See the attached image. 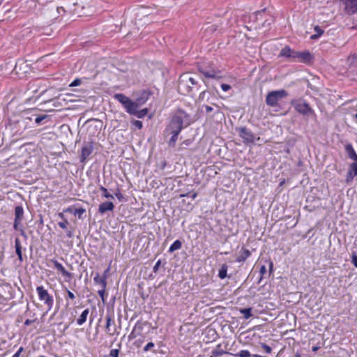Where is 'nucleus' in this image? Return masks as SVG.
<instances>
[{
	"instance_id": "f257e3e1",
	"label": "nucleus",
	"mask_w": 357,
	"mask_h": 357,
	"mask_svg": "<svg viewBox=\"0 0 357 357\" xmlns=\"http://www.w3.org/2000/svg\"><path fill=\"white\" fill-rule=\"evenodd\" d=\"M197 85V81L192 76L191 73H185L179 77L178 91L182 95L190 94Z\"/></svg>"
},
{
	"instance_id": "f03ea898",
	"label": "nucleus",
	"mask_w": 357,
	"mask_h": 357,
	"mask_svg": "<svg viewBox=\"0 0 357 357\" xmlns=\"http://www.w3.org/2000/svg\"><path fill=\"white\" fill-rule=\"evenodd\" d=\"M288 93L284 89H280L277 91H272L266 95V104L271 107H276L278 101L287 98Z\"/></svg>"
},
{
	"instance_id": "7ed1b4c3",
	"label": "nucleus",
	"mask_w": 357,
	"mask_h": 357,
	"mask_svg": "<svg viewBox=\"0 0 357 357\" xmlns=\"http://www.w3.org/2000/svg\"><path fill=\"white\" fill-rule=\"evenodd\" d=\"M292 106L300 114L305 116L315 115L314 110L310 107L308 103L303 100H294L291 102Z\"/></svg>"
},
{
	"instance_id": "20e7f679",
	"label": "nucleus",
	"mask_w": 357,
	"mask_h": 357,
	"mask_svg": "<svg viewBox=\"0 0 357 357\" xmlns=\"http://www.w3.org/2000/svg\"><path fill=\"white\" fill-rule=\"evenodd\" d=\"M36 291L38 294L39 299L44 303L47 307V310H50L52 308L54 304L53 296H51L48 291L44 289L43 286H38L36 287Z\"/></svg>"
},
{
	"instance_id": "39448f33",
	"label": "nucleus",
	"mask_w": 357,
	"mask_h": 357,
	"mask_svg": "<svg viewBox=\"0 0 357 357\" xmlns=\"http://www.w3.org/2000/svg\"><path fill=\"white\" fill-rule=\"evenodd\" d=\"M236 130L245 144L253 143L255 142V137L254 134L246 127L236 128Z\"/></svg>"
},
{
	"instance_id": "423d86ee",
	"label": "nucleus",
	"mask_w": 357,
	"mask_h": 357,
	"mask_svg": "<svg viewBox=\"0 0 357 357\" xmlns=\"http://www.w3.org/2000/svg\"><path fill=\"white\" fill-rule=\"evenodd\" d=\"M24 208L22 206H16L15 207V219L13 222V229L17 230L19 226H21L24 220Z\"/></svg>"
},
{
	"instance_id": "0eeeda50",
	"label": "nucleus",
	"mask_w": 357,
	"mask_h": 357,
	"mask_svg": "<svg viewBox=\"0 0 357 357\" xmlns=\"http://www.w3.org/2000/svg\"><path fill=\"white\" fill-rule=\"evenodd\" d=\"M295 54V61L303 62V63H310L313 59V56L308 50H305L304 52H298L296 51Z\"/></svg>"
},
{
	"instance_id": "6e6552de",
	"label": "nucleus",
	"mask_w": 357,
	"mask_h": 357,
	"mask_svg": "<svg viewBox=\"0 0 357 357\" xmlns=\"http://www.w3.org/2000/svg\"><path fill=\"white\" fill-rule=\"evenodd\" d=\"M198 70H199V72L202 73L206 77H208V78L218 79V78L221 77V75H220L221 72L219 70L208 69L205 67L199 66L198 68Z\"/></svg>"
},
{
	"instance_id": "1a4fd4ad",
	"label": "nucleus",
	"mask_w": 357,
	"mask_h": 357,
	"mask_svg": "<svg viewBox=\"0 0 357 357\" xmlns=\"http://www.w3.org/2000/svg\"><path fill=\"white\" fill-rule=\"evenodd\" d=\"M184 127V124L182 123L181 119L177 117H172V121L169 125V129L170 132L180 133Z\"/></svg>"
},
{
	"instance_id": "9d476101",
	"label": "nucleus",
	"mask_w": 357,
	"mask_h": 357,
	"mask_svg": "<svg viewBox=\"0 0 357 357\" xmlns=\"http://www.w3.org/2000/svg\"><path fill=\"white\" fill-rule=\"evenodd\" d=\"M39 88L40 83L38 80L29 82L26 91V96L29 97V99L33 98L34 95L39 91Z\"/></svg>"
},
{
	"instance_id": "9b49d317",
	"label": "nucleus",
	"mask_w": 357,
	"mask_h": 357,
	"mask_svg": "<svg viewBox=\"0 0 357 357\" xmlns=\"http://www.w3.org/2000/svg\"><path fill=\"white\" fill-rule=\"evenodd\" d=\"M151 95V92L149 89L142 90L138 93L135 102L140 107L149 100Z\"/></svg>"
},
{
	"instance_id": "f8f14e48",
	"label": "nucleus",
	"mask_w": 357,
	"mask_h": 357,
	"mask_svg": "<svg viewBox=\"0 0 357 357\" xmlns=\"http://www.w3.org/2000/svg\"><path fill=\"white\" fill-rule=\"evenodd\" d=\"M344 10L348 15L357 13V0H344Z\"/></svg>"
},
{
	"instance_id": "ddd939ff",
	"label": "nucleus",
	"mask_w": 357,
	"mask_h": 357,
	"mask_svg": "<svg viewBox=\"0 0 357 357\" xmlns=\"http://www.w3.org/2000/svg\"><path fill=\"white\" fill-rule=\"evenodd\" d=\"M356 176H357V162H354L349 166L348 172L345 178L346 183H351Z\"/></svg>"
},
{
	"instance_id": "4468645a",
	"label": "nucleus",
	"mask_w": 357,
	"mask_h": 357,
	"mask_svg": "<svg viewBox=\"0 0 357 357\" xmlns=\"http://www.w3.org/2000/svg\"><path fill=\"white\" fill-rule=\"evenodd\" d=\"M109 271V268H107L102 276L100 275L99 273H96L93 281L95 284H100L101 287L106 288L107 287V274Z\"/></svg>"
},
{
	"instance_id": "2eb2a0df",
	"label": "nucleus",
	"mask_w": 357,
	"mask_h": 357,
	"mask_svg": "<svg viewBox=\"0 0 357 357\" xmlns=\"http://www.w3.org/2000/svg\"><path fill=\"white\" fill-rule=\"evenodd\" d=\"M93 150V145L91 143H88L85 144L82 148V153L80 155V162H84L87 158L91 154L92 151Z\"/></svg>"
},
{
	"instance_id": "dca6fc26",
	"label": "nucleus",
	"mask_w": 357,
	"mask_h": 357,
	"mask_svg": "<svg viewBox=\"0 0 357 357\" xmlns=\"http://www.w3.org/2000/svg\"><path fill=\"white\" fill-rule=\"evenodd\" d=\"M173 117L180 118L182 121V123L185 124V126H188L191 123L190 115L182 109H178Z\"/></svg>"
},
{
	"instance_id": "f3484780",
	"label": "nucleus",
	"mask_w": 357,
	"mask_h": 357,
	"mask_svg": "<svg viewBox=\"0 0 357 357\" xmlns=\"http://www.w3.org/2000/svg\"><path fill=\"white\" fill-rule=\"evenodd\" d=\"M114 205L112 202H104L98 206V213L101 215L105 214L108 211H113Z\"/></svg>"
},
{
	"instance_id": "a211bd4d",
	"label": "nucleus",
	"mask_w": 357,
	"mask_h": 357,
	"mask_svg": "<svg viewBox=\"0 0 357 357\" xmlns=\"http://www.w3.org/2000/svg\"><path fill=\"white\" fill-rule=\"evenodd\" d=\"M294 53H296V51L291 50L289 46H285L281 50L279 56L289 58L291 61H295V54Z\"/></svg>"
},
{
	"instance_id": "6ab92c4d",
	"label": "nucleus",
	"mask_w": 357,
	"mask_h": 357,
	"mask_svg": "<svg viewBox=\"0 0 357 357\" xmlns=\"http://www.w3.org/2000/svg\"><path fill=\"white\" fill-rule=\"evenodd\" d=\"M52 262L54 264V267L56 268V270L58 271H60L63 276L70 279L72 278V274L70 272L67 271L66 268L63 267V266L57 260L52 259Z\"/></svg>"
},
{
	"instance_id": "aec40b11",
	"label": "nucleus",
	"mask_w": 357,
	"mask_h": 357,
	"mask_svg": "<svg viewBox=\"0 0 357 357\" xmlns=\"http://www.w3.org/2000/svg\"><path fill=\"white\" fill-rule=\"evenodd\" d=\"M250 255V250L243 247L239 252V255L236 259V261L238 263L244 262Z\"/></svg>"
},
{
	"instance_id": "412c9836",
	"label": "nucleus",
	"mask_w": 357,
	"mask_h": 357,
	"mask_svg": "<svg viewBox=\"0 0 357 357\" xmlns=\"http://www.w3.org/2000/svg\"><path fill=\"white\" fill-rule=\"evenodd\" d=\"M139 107V106L135 101H132L130 100L128 102V105H126L125 109L128 114L135 116Z\"/></svg>"
},
{
	"instance_id": "4be33fe9",
	"label": "nucleus",
	"mask_w": 357,
	"mask_h": 357,
	"mask_svg": "<svg viewBox=\"0 0 357 357\" xmlns=\"http://www.w3.org/2000/svg\"><path fill=\"white\" fill-rule=\"evenodd\" d=\"M345 151L350 159L353 160L354 162H357V154L351 144H348L345 146Z\"/></svg>"
},
{
	"instance_id": "5701e85b",
	"label": "nucleus",
	"mask_w": 357,
	"mask_h": 357,
	"mask_svg": "<svg viewBox=\"0 0 357 357\" xmlns=\"http://www.w3.org/2000/svg\"><path fill=\"white\" fill-rule=\"evenodd\" d=\"M50 116L47 114H42V115H36V118L34 119L35 122L38 125L44 124L45 123H47L50 121Z\"/></svg>"
},
{
	"instance_id": "b1692460",
	"label": "nucleus",
	"mask_w": 357,
	"mask_h": 357,
	"mask_svg": "<svg viewBox=\"0 0 357 357\" xmlns=\"http://www.w3.org/2000/svg\"><path fill=\"white\" fill-rule=\"evenodd\" d=\"M114 98L118 100L119 102H121L124 108L126 107V105H128V102L130 100V99L126 96L123 93H116L114 96Z\"/></svg>"
},
{
	"instance_id": "393cba45",
	"label": "nucleus",
	"mask_w": 357,
	"mask_h": 357,
	"mask_svg": "<svg viewBox=\"0 0 357 357\" xmlns=\"http://www.w3.org/2000/svg\"><path fill=\"white\" fill-rule=\"evenodd\" d=\"M89 308L84 310L82 312L81 315L79 316V317L77 320V324L79 326H82V324H84L86 322L87 317L89 315Z\"/></svg>"
},
{
	"instance_id": "a878e982",
	"label": "nucleus",
	"mask_w": 357,
	"mask_h": 357,
	"mask_svg": "<svg viewBox=\"0 0 357 357\" xmlns=\"http://www.w3.org/2000/svg\"><path fill=\"white\" fill-rule=\"evenodd\" d=\"M67 211L73 213L75 216H78L79 219L82 218V215L86 212V210L82 207L75 208L74 210L72 208H69Z\"/></svg>"
},
{
	"instance_id": "bb28decb",
	"label": "nucleus",
	"mask_w": 357,
	"mask_h": 357,
	"mask_svg": "<svg viewBox=\"0 0 357 357\" xmlns=\"http://www.w3.org/2000/svg\"><path fill=\"white\" fill-rule=\"evenodd\" d=\"M220 347H221V344H218L216 347V349L212 351L211 357H219V356H222L225 354H227V352L221 349Z\"/></svg>"
},
{
	"instance_id": "cd10ccee",
	"label": "nucleus",
	"mask_w": 357,
	"mask_h": 357,
	"mask_svg": "<svg viewBox=\"0 0 357 357\" xmlns=\"http://www.w3.org/2000/svg\"><path fill=\"white\" fill-rule=\"evenodd\" d=\"M182 243L179 240L175 241L169 247V252H173L175 250H179L181 248Z\"/></svg>"
},
{
	"instance_id": "c85d7f7f",
	"label": "nucleus",
	"mask_w": 357,
	"mask_h": 357,
	"mask_svg": "<svg viewBox=\"0 0 357 357\" xmlns=\"http://www.w3.org/2000/svg\"><path fill=\"white\" fill-rule=\"evenodd\" d=\"M228 266L226 264H224L221 266L220 269L219 270L218 277L220 279H224L227 277Z\"/></svg>"
},
{
	"instance_id": "c756f323",
	"label": "nucleus",
	"mask_w": 357,
	"mask_h": 357,
	"mask_svg": "<svg viewBox=\"0 0 357 357\" xmlns=\"http://www.w3.org/2000/svg\"><path fill=\"white\" fill-rule=\"evenodd\" d=\"M239 312L241 314L244 315V318L246 319L250 318L252 316L251 307L241 308L239 310Z\"/></svg>"
},
{
	"instance_id": "7c9ffc66",
	"label": "nucleus",
	"mask_w": 357,
	"mask_h": 357,
	"mask_svg": "<svg viewBox=\"0 0 357 357\" xmlns=\"http://www.w3.org/2000/svg\"><path fill=\"white\" fill-rule=\"evenodd\" d=\"M255 354H251L248 350H241L234 354L236 357H255Z\"/></svg>"
},
{
	"instance_id": "2f4dec72",
	"label": "nucleus",
	"mask_w": 357,
	"mask_h": 357,
	"mask_svg": "<svg viewBox=\"0 0 357 357\" xmlns=\"http://www.w3.org/2000/svg\"><path fill=\"white\" fill-rule=\"evenodd\" d=\"M314 31H316V33L310 36L312 40L317 39L324 33V30H322L319 26H316L314 27Z\"/></svg>"
},
{
	"instance_id": "473e14b6",
	"label": "nucleus",
	"mask_w": 357,
	"mask_h": 357,
	"mask_svg": "<svg viewBox=\"0 0 357 357\" xmlns=\"http://www.w3.org/2000/svg\"><path fill=\"white\" fill-rule=\"evenodd\" d=\"M171 134L172 135L169 141L168 142V144L171 147H174L176 146V142L178 139V135H179V133L171 132Z\"/></svg>"
},
{
	"instance_id": "72a5a7b5",
	"label": "nucleus",
	"mask_w": 357,
	"mask_h": 357,
	"mask_svg": "<svg viewBox=\"0 0 357 357\" xmlns=\"http://www.w3.org/2000/svg\"><path fill=\"white\" fill-rule=\"evenodd\" d=\"M148 111L149 110L147 108L142 109L140 111L137 110V112L135 113V116L139 119H142L147 114Z\"/></svg>"
},
{
	"instance_id": "f704fd0d",
	"label": "nucleus",
	"mask_w": 357,
	"mask_h": 357,
	"mask_svg": "<svg viewBox=\"0 0 357 357\" xmlns=\"http://www.w3.org/2000/svg\"><path fill=\"white\" fill-rule=\"evenodd\" d=\"M100 190L103 192L102 197L108 199H114L113 195L109 193L106 188L100 186Z\"/></svg>"
},
{
	"instance_id": "c9c22d12",
	"label": "nucleus",
	"mask_w": 357,
	"mask_h": 357,
	"mask_svg": "<svg viewBox=\"0 0 357 357\" xmlns=\"http://www.w3.org/2000/svg\"><path fill=\"white\" fill-rule=\"evenodd\" d=\"M22 66H24L25 68H27L28 67V65L26 64V62H24V61L22 60H19L16 64H15V70L18 73V71H17V69L19 68L20 70H21L22 68Z\"/></svg>"
},
{
	"instance_id": "e433bc0d",
	"label": "nucleus",
	"mask_w": 357,
	"mask_h": 357,
	"mask_svg": "<svg viewBox=\"0 0 357 357\" xmlns=\"http://www.w3.org/2000/svg\"><path fill=\"white\" fill-rule=\"evenodd\" d=\"M207 95H208V92L205 89L202 92L200 93V94L199 96V98H198V100L199 101H204L206 99V100H208L209 98H208V96Z\"/></svg>"
},
{
	"instance_id": "4c0bfd02",
	"label": "nucleus",
	"mask_w": 357,
	"mask_h": 357,
	"mask_svg": "<svg viewBox=\"0 0 357 357\" xmlns=\"http://www.w3.org/2000/svg\"><path fill=\"white\" fill-rule=\"evenodd\" d=\"M112 318L111 316L109 314L106 315V330L107 331V333H109V335H113V333H109V326L111 325Z\"/></svg>"
},
{
	"instance_id": "58836bf2",
	"label": "nucleus",
	"mask_w": 357,
	"mask_h": 357,
	"mask_svg": "<svg viewBox=\"0 0 357 357\" xmlns=\"http://www.w3.org/2000/svg\"><path fill=\"white\" fill-rule=\"evenodd\" d=\"M260 346L267 354H270L272 351L271 347L265 343H261Z\"/></svg>"
},
{
	"instance_id": "ea45409f",
	"label": "nucleus",
	"mask_w": 357,
	"mask_h": 357,
	"mask_svg": "<svg viewBox=\"0 0 357 357\" xmlns=\"http://www.w3.org/2000/svg\"><path fill=\"white\" fill-rule=\"evenodd\" d=\"M17 231H19L20 232V234L23 236V238L26 240L28 236L26 234V232L24 231V229L22 226V225H21V226H19V229H17Z\"/></svg>"
},
{
	"instance_id": "a19ab883",
	"label": "nucleus",
	"mask_w": 357,
	"mask_h": 357,
	"mask_svg": "<svg viewBox=\"0 0 357 357\" xmlns=\"http://www.w3.org/2000/svg\"><path fill=\"white\" fill-rule=\"evenodd\" d=\"M69 225V222L67 220H63L62 222H59L58 225L62 229H66L67 226Z\"/></svg>"
},
{
	"instance_id": "79ce46f5",
	"label": "nucleus",
	"mask_w": 357,
	"mask_h": 357,
	"mask_svg": "<svg viewBox=\"0 0 357 357\" xmlns=\"http://www.w3.org/2000/svg\"><path fill=\"white\" fill-rule=\"evenodd\" d=\"M197 196V192H192L191 194V192H188L187 194H182L180 195L181 197H190L192 199H195Z\"/></svg>"
},
{
	"instance_id": "37998d69",
	"label": "nucleus",
	"mask_w": 357,
	"mask_h": 357,
	"mask_svg": "<svg viewBox=\"0 0 357 357\" xmlns=\"http://www.w3.org/2000/svg\"><path fill=\"white\" fill-rule=\"evenodd\" d=\"M106 288L101 287V289H100L98 293L100 297L102 298V302H105V293Z\"/></svg>"
},
{
	"instance_id": "c03bdc74",
	"label": "nucleus",
	"mask_w": 357,
	"mask_h": 357,
	"mask_svg": "<svg viewBox=\"0 0 357 357\" xmlns=\"http://www.w3.org/2000/svg\"><path fill=\"white\" fill-rule=\"evenodd\" d=\"M132 124L138 129H142L143 126L142 122L139 120L133 121Z\"/></svg>"
},
{
	"instance_id": "a18cd8bd",
	"label": "nucleus",
	"mask_w": 357,
	"mask_h": 357,
	"mask_svg": "<svg viewBox=\"0 0 357 357\" xmlns=\"http://www.w3.org/2000/svg\"><path fill=\"white\" fill-rule=\"evenodd\" d=\"M16 254L18 257V259L20 262L23 261V257H22V249H15Z\"/></svg>"
},
{
	"instance_id": "49530a36",
	"label": "nucleus",
	"mask_w": 357,
	"mask_h": 357,
	"mask_svg": "<svg viewBox=\"0 0 357 357\" xmlns=\"http://www.w3.org/2000/svg\"><path fill=\"white\" fill-rule=\"evenodd\" d=\"M15 249H20V248L22 249V247L21 245V241L19 239V238H16L15 240Z\"/></svg>"
},
{
	"instance_id": "de8ad7c7",
	"label": "nucleus",
	"mask_w": 357,
	"mask_h": 357,
	"mask_svg": "<svg viewBox=\"0 0 357 357\" xmlns=\"http://www.w3.org/2000/svg\"><path fill=\"white\" fill-rule=\"evenodd\" d=\"M119 349H112L110 351L109 356L111 357H114V356H116L117 355H119Z\"/></svg>"
},
{
	"instance_id": "09e8293b",
	"label": "nucleus",
	"mask_w": 357,
	"mask_h": 357,
	"mask_svg": "<svg viewBox=\"0 0 357 357\" xmlns=\"http://www.w3.org/2000/svg\"><path fill=\"white\" fill-rule=\"evenodd\" d=\"M154 347V344L153 342H149L144 347V351H148L149 350H150L151 348H153Z\"/></svg>"
},
{
	"instance_id": "8fccbe9b",
	"label": "nucleus",
	"mask_w": 357,
	"mask_h": 357,
	"mask_svg": "<svg viewBox=\"0 0 357 357\" xmlns=\"http://www.w3.org/2000/svg\"><path fill=\"white\" fill-rule=\"evenodd\" d=\"M81 84L80 79H75L71 84L69 85L70 86H77Z\"/></svg>"
},
{
	"instance_id": "3c124183",
	"label": "nucleus",
	"mask_w": 357,
	"mask_h": 357,
	"mask_svg": "<svg viewBox=\"0 0 357 357\" xmlns=\"http://www.w3.org/2000/svg\"><path fill=\"white\" fill-rule=\"evenodd\" d=\"M221 89L224 91H229L231 89V86L229 84H221Z\"/></svg>"
},
{
	"instance_id": "603ef678",
	"label": "nucleus",
	"mask_w": 357,
	"mask_h": 357,
	"mask_svg": "<svg viewBox=\"0 0 357 357\" xmlns=\"http://www.w3.org/2000/svg\"><path fill=\"white\" fill-rule=\"evenodd\" d=\"M160 264H161V261H160V260H158V261L155 263V266H153V272H154V273H157V272H158V269H159V267H160Z\"/></svg>"
},
{
	"instance_id": "864d4df0",
	"label": "nucleus",
	"mask_w": 357,
	"mask_h": 357,
	"mask_svg": "<svg viewBox=\"0 0 357 357\" xmlns=\"http://www.w3.org/2000/svg\"><path fill=\"white\" fill-rule=\"evenodd\" d=\"M351 262L357 268V255H353L351 257Z\"/></svg>"
},
{
	"instance_id": "5fc2aeb1",
	"label": "nucleus",
	"mask_w": 357,
	"mask_h": 357,
	"mask_svg": "<svg viewBox=\"0 0 357 357\" xmlns=\"http://www.w3.org/2000/svg\"><path fill=\"white\" fill-rule=\"evenodd\" d=\"M24 349L21 347L18 351L13 356V357H19L20 354L23 351Z\"/></svg>"
},
{
	"instance_id": "6e6d98bb",
	"label": "nucleus",
	"mask_w": 357,
	"mask_h": 357,
	"mask_svg": "<svg viewBox=\"0 0 357 357\" xmlns=\"http://www.w3.org/2000/svg\"><path fill=\"white\" fill-rule=\"evenodd\" d=\"M66 291H67V293H68V296L69 298L73 300L75 299V296L74 295V294L73 292H71L70 291H69L68 289H66Z\"/></svg>"
},
{
	"instance_id": "4d7b16f0",
	"label": "nucleus",
	"mask_w": 357,
	"mask_h": 357,
	"mask_svg": "<svg viewBox=\"0 0 357 357\" xmlns=\"http://www.w3.org/2000/svg\"><path fill=\"white\" fill-rule=\"evenodd\" d=\"M203 107L205 108L206 113H209V112H212L213 109L212 107L208 106V105H203Z\"/></svg>"
},
{
	"instance_id": "13d9d810",
	"label": "nucleus",
	"mask_w": 357,
	"mask_h": 357,
	"mask_svg": "<svg viewBox=\"0 0 357 357\" xmlns=\"http://www.w3.org/2000/svg\"><path fill=\"white\" fill-rule=\"evenodd\" d=\"M116 197L119 199V200H122L123 199V195L119 190L118 192L115 193Z\"/></svg>"
},
{
	"instance_id": "bf43d9fd",
	"label": "nucleus",
	"mask_w": 357,
	"mask_h": 357,
	"mask_svg": "<svg viewBox=\"0 0 357 357\" xmlns=\"http://www.w3.org/2000/svg\"><path fill=\"white\" fill-rule=\"evenodd\" d=\"M259 272L261 275H264L266 273V268L265 266H261L259 270Z\"/></svg>"
},
{
	"instance_id": "052dcab7",
	"label": "nucleus",
	"mask_w": 357,
	"mask_h": 357,
	"mask_svg": "<svg viewBox=\"0 0 357 357\" xmlns=\"http://www.w3.org/2000/svg\"><path fill=\"white\" fill-rule=\"evenodd\" d=\"M66 235L68 237L72 238L73 236V231L72 229L67 231Z\"/></svg>"
},
{
	"instance_id": "680f3d73",
	"label": "nucleus",
	"mask_w": 357,
	"mask_h": 357,
	"mask_svg": "<svg viewBox=\"0 0 357 357\" xmlns=\"http://www.w3.org/2000/svg\"><path fill=\"white\" fill-rule=\"evenodd\" d=\"M34 321H35V320L26 319L24 322V325L29 326V325L31 324L32 323H33Z\"/></svg>"
},
{
	"instance_id": "e2e57ef3",
	"label": "nucleus",
	"mask_w": 357,
	"mask_h": 357,
	"mask_svg": "<svg viewBox=\"0 0 357 357\" xmlns=\"http://www.w3.org/2000/svg\"><path fill=\"white\" fill-rule=\"evenodd\" d=\"M192 141L190 139H186L185 141L183 142L182 144L183 145H185V146H188L191 144Z\"/></svg>"
},
{
	"instance_id": "0e129e2a",
	"label": "nucleus",
	"mask_w": 357,
	"mask_h": 357,
	"mask_svg": "<svg viewBox=\"0 0 357 357\" xmlns=\"http://www.w3.org/2000/svg\"><path fill=\"white\" fill-rule=\"evenodd\" d=\"M57 12L61 13V12L65 13V10L63 7H57Z\"/></svg>"
},
{
	"instance_id": "69168bd1",
	"label": "nucleus",
	"mask_w": 357,
	"mask_h": 357,
	"mask_svg": "<svg viewBox=\"0 0 357 357\" xmlns=\"http://www.w3.org/2000/svg\"><path fill=\"white\" fill-rule=\"evenodd\" d=\"M319 349V347H317V346L312 347V351L314 352H316Z\"/></svg>"
},
{
	"instance_id": "338daca9",
	"label": "nucleus",
	"mask_w": 357,
	"mask_h": 357,
	"mask_svg": "<svg viewBox=\"0 0 357 357\" xmlns=\"http://www.w3.org/2000/svg\"><path fill=\"white\" fill-rule=\"evenodd\" d=\"M129 337H130V339L135 337V336L133 335V331L130 334Z\"/></svg>"
},
{
	"instance_id": "774afa93",
	"label": "nucleus",
	"mask_w": 357,
	"mask_h": 357,
	"mask_svg": "<svg viewBox=\"0 0 357 357\" xmlns=\"http://www.w3.org/2000/svg\"><path fill=\"white\" fill-rule=\"evenodd\" d=\"M351 29H357V26L355 24L354 22H353V26H352Z\"/></svg>"
}]
</instances>
